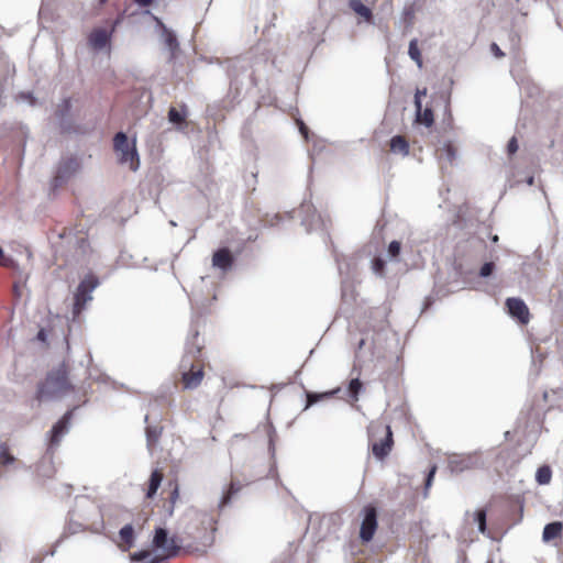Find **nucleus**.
<instances>
[{
    "label": "nucleus",
    "mask_w": 563,
    "mask_h": 563,
    "mask_svg": "<svg viewBox=\"0 0 563 563\" xmlns=\"http://www.w3.org/2000/svg\"><path fill=\"white\" fill-rule=\"evenodd\" d=\"M242 488V485L239 482H231L228 490L223 492L220 501L218 504L219 510H222L224 507L231 504V500L234 495H236Z\"/></svg>",
    "instance_id": "5701e85b"
},
{
    "label": "nucleus",
    "mask_w": 563,
    "mask_h": 563,
    "mask_svg": "<svg viewBox=\"0 0 563 563\" xmlns=\"http://www.w3.org/2000/svg\"><path fill=\"white\" fill-rule=\"evenodd\" d=\"M377 430L379 432H385V437L379 441H374L372 443V453L376 460L383 461L385 457L389 455L394 445L393 431L390 426H371L368 428L369 438H374V431Z\"/></svg>",
    "instance_id": "39448f33"
},
{
    "label": "nucleus",
    "mask_w": 563,
    "mask_h": 563,
    "mask_svg": "<svg viewBox=\"0 0 563 563\" xmlns=\"http://www.w3.org/2000/svg\"><path fill=\"white\" fill-rule=\"evenodd\" d=\"M121 21H122V18H121V16H119V18H117V19L114 20V22H113V26H112V30H111L112 32H113V31H114V29H115V27L121 23Z\"/></svg>",
    "instance_id": "e2e57ef3"
},
{
    "label": "nucleus",
    "mask_w": 563,
    "mask_h": 563,
    "mask_svg": "<svg viewBox=\"0 0 563 563\" xmlns=\"http://www.w3.org/2000/svg\"><path fill=\"white\" fill-rule=\"evenodd\" d=\"M518 141L515 136H512L507 144V152L508 154L512 155L518 151Z\"/></svg>",
    "instance_id": "a19ab883"
},
{
    "label": "nucleus",
    "mask_w": 563,
    "mask_h": 563,
    "mask_svg": "<svg viewBox=\"0 0 563 563\" xmlns=\"http://www.w3.org/2000/svg\"><path fill=\"white\" fill-rule=\"evenodd\" d=\"M234 262L235 257L230 251V249L227 246L219 247L213 252L212 267L221 271L222 273H228L229 271H231Z\"/></svg>",
    "instance_id": "ddd939ff"
},
{
    "label": "nucleus",
    "mask_w": 563,
    "mask_h": 563,
    "mask_svg": "<svg viewBox=\"0 0 563 563\" xmlns=\"http://www.w3.org/2000/svg\"><path fill=\"white\" fill-rule=\"evenodd\" d=\"M273 433H275V429L273 428V426H271V431L268 433V438H269L268 444H269V451L272 452V454H274V452H275Z\"/></svg>",
    "instance_id": "de8ad7c7"
},
{
    "label": "nucleus",
    "mask_w": 563,
    "mask_h": 563,
    "mask_svg": "<svg viewBox=\"0 0 563 563\" xmlns=\"http://www.w3.org/2000/svg\"><path fill=\"white\" fill-rule=\"evenodd\" d=\"M73 241V238L69 240V242ZM75 245L77 247V253L80 255H85L88 247V241L85 238H74Z\"/></svg>",
    "instance_id": "4c0bfd02"
},
{
    "label": "nucleus",
    "mask_w": 563,
    "mask_h": 563,
    "mask_svg": "<svg viewBox=\"0 0 563 563\" xmlns=\"http://www.w3.org/2000/svg\"><path fill=\"white\" fill-rule=\"evenodd\" d=\"M0 265L4 266V267H14L16 265L15 261L11 257H3L1 261H0Z\"/></svg>",
    "instance_id": "37998d69"
},
{
    "label": "nucleus",
    "mask_w": 563,
    "mask_h": 563,
    "mask_svg": "<svg viewBox=\"0 0 563 563\" xmlns=\"http://www.w3.org/2000/svg\"><path fill=\"white\" fill-rule=\"evenodd\" d=\"M334 257H335V262L338 264V269H339V273L340 275L342 276L344 274V269L346 268V273L349 272L350 269V265L349 264H345L341 261L340 256L335 253L334 254Z\"/></svg>",
    "instance_id": "79ce46f5"
},
{
    "label": "nucleus",
    "mask_w": 563,
    "mask_h": 563,
    "mask_svg": "<svg viewBox=\"0 0 563 563\" xmlns=\"http://www.w3.org/2000/svg\"><path fill=\"white\" fill-rule=\"evenodd\" d=\"M563 523L561 521H552L544 526L542 532L543 542H550L561 536Z\"/></svg>",
    "instance_id": "aec40b11"
},
{
    "label": "nucleus",
    "mask_w": 563,
    "mask_h": 563,
    "mask_svg": "<svg viewBox=\"0 0 563 563\" xmlns=\"http://www.w3.org/2000/svg\"><path fill=\"white\" fill-rule=\"evenodd\" d=\"M279 220H280V217H279L278 214H276V216L273 218V220H272L271 224H272V225H275Z\"/></svg>",
    "instance_id": "69168bd1"
},
{
    "label": "nucleus",
    "mask_w": 563,
    "mask_h": 563,
    "mask_svg": "<svg viewBox=\"0 0 563 563\" xmlns=\"http://www.w3.org/2000/svg\"><path fill=\"white\" fill-rule=\"evenodd\" d=\"M404 19L408 22V25H411L413 19V12L410 9H406L404 11Z\"/></svg>",
    "instance_id": "09e8293b"
},
{
    "label": "nucleus",
    "mask_w": 563,
    "mask_h": 563,
    "mask_svg": "<svg viewBox=\"0 0 563 563\" xmlns=\"http://www.w3.org/2000/svg\"><path fill=\"white\" fill-rule=\"evenodd\" d=\"M349 7L357 15L364 18L366 22L373 23L372 10L367 5H365L361 0H349Z\"/></svg>",
    "instance_id": "4be33fe9"
},
{
    "label": "nucleus",
    "mask_w": 563,
    "mask_h": 563,
    "mask_svg": "<svg viewBox=\"0 0 563 563\" xmlns=\"http://www.w3.org/2000/svg\"><path fill=\"white\" fill-rule=\"evenodd\" d=\"M152 544L156 550H161L166 558L177 556L181 547L177 543L176 538L169 537L168 530L163 527L155 529Z\"/></svg>",
    "instance_id": "423d86ee"
},
{
    "label": "nucleus",
    "mask_w": 563,
    "mask_h": 563,
    "mask_svg": "<svg viewBox=\"0 0 563 563\" xmlns=\"http://www.w3.org/2000/svg\"><path fill=\"white\" fill-rule=\"evenodd\" d=\"M435 473H437V465L434 464L430 467L429 472L427 473L426 479H424V489H423L424 498L428 497L429 489L432 486Z\"/></svg>",
    "instance_id": "c9c22d12"
},
{
    "label": "nucleus",
    "mask_w": 563,
    "mask_h": 563,
    "mask_svg": "<svg viewBox=\"0 0 563 563\" xmlns=\"http://www.w3.org/2000/svg\"><path fill=\"white\" fill-rule=\"evenodd\" d=\"M113 147L119 154L120 164H129L130 169L136 172L140 167V156L135 146V140L130 143L128 135L120 131L113 137Z\"/></svg>",
    "instance_id": "f03ea898"
},
{
    "label": "nucleus",
    "mask_w": 563,
    "mask_h": 563,
    "mask_svg": "<svg viewBox=\"0 0 563 563\" xmlns=\"http://www.w3.org/2000/svg\"><path fill=\"white\" fill-rule=\"evenodd\" d=\"M63 540H64L63 536L59 539H57V541L54 544V548L47 553V555L54 556L56 553L57 547L63 542Z\"/></svg>",
    "instance_id": "864d4df0"
},
{
    "label": "nucleus",
    "mask_w": 563,
    "mask_h": 563,
    "mask_svg": "<svg viewBox=\"0 0 563 563\" xmlns=\"http://www.w3.org/2000/svg\"><path fill=\"white\" fill-rule=\"evenodd\" d=\"M506 307L508 313L512 318L517 319L521 324H527L529 322V309L522 299L516 297L507 298Z\"/></svg>",
    "instance_id": "f8f14e48"
},
{
    "label": "nucleus",
    "mask_w": 563,
    "mask_h": 563,
    "mask_svg": "<svg viewBox=\"0 0 563 563\" xmlns=\"http://www.w3.org/2000/svg\"><path fill=\"white\" fill-rule=\"evenodd\" d=\"M408 55L417 64L418 68L421 69L423 66V62H422L421 51L418 46L417 38H412L409 42Z\"/></svg>",
    "instance_id": "a878e982"
},
{
    "label": "nucleus",
    "mask_w": 563,
    "mask_h": 563,
    "mask_svg": "<svg viewBox=\"0 0 563 563\" xmlns=\"http://www.w3.org/2000/svg\"><path fill=\"white\" fill-rule=\"evenodd\" d=\"M552 477V471L550 466L542 465L537 470L536 481L539 485H547L550 483Z\"/></svg>",
    "instance_id": "c85d7f7f"
},
{
    "label": "nucleus",
    "mask_w": 563,
    "mask_h": 563,
    "mask_svg": "<svg viewBox=\"0 0 563 563\" xmlns=\"http://www.w3.org/2000/svg\"><path fill=\"white\" fill-rule=\"evenodd\" d=\"M196 519L200 522L202 526L203 532L201 534H192V539L198 540V543L200 545L197 547L195 550L200 551L202 553L206 552L208 548H210L214 542V532L217 530L216 523L217 520L213 516H211L208 512H197Z\"/></svg>",
    "instance_id": "20e7f679"
},
{
    "label": "nucleus",
    "mask_w": 563,
    "mask_h": 563,
    "mask_svg": "<svg viewBox=\"0 0 563 563\" xmlns=\"http://www.w3.org/2000/svg\"><path fill=\"white\" fill-rule=\"evenodd\" d=\"M534 183V177L533 176H529L527 177L526 179V184L529 185V186H532Z\"/></svg>",
    "instance_id": "0e129e2a"
},
{
    "label": "nucleus",
    "mask_w": 563,
    "mask_h": 563,
    "mask_svg": "<svg viewBox=\"0 0 563 563\" xmlns=\"http://www.w3.org/2000/svg\"><path fill=\"white\" fill-rule=\"evenodd\" d=\"M299 132L306 140L308 139V128L302 121L299 122Z\"/></svg>",
    "instance_id": "8fccbe9b"
},
{
    "label": "nucleus",
    "mask_w": 563,
    "mask_h": 563,
    "mask_svg": "<svg viewBox=\"0 0 563 563\" xmlns=\"http://www.w3.org/2000/svg\"><path fill=\"white\" fill-rule=\"evenodd\" d=\"M71 385L68 382L67 367L65 363L51 371L45 380L38 386L36 398L40 401L54 400L65 395Z\"/></svg>",
    "instance_id": "f257e3e1"
},
{
    "label": "nucleus",
    "mask_w": 563,
    "mask_h": 563,
    "mask_svg": "<svg viewBox=\"0 0 563 563\" xmlns=\"http://www.w3.org/2000/svg\"><path fill=\"white\" fill-rule=\"evenodd\" d=\"M178 498V488L176 487L172 494H170V501L174 504L175 500Z\"/></svg>",
    "instance_id": "13d9d810"
},
{
    "label": "nucleus",
    "mask_w": 563,
    "mask_h": 563,
    "mask_svg": "<svg viewBox=\"0 0 563 563\" xmlns=\"http://www.w3.org/2000/svg\"><path fill=\"white\" fill-rule=\"evenodd\" d=\"M111 36L112 31L108 32L103 29H96L90 33L88 42L95 49H102L109 44Z\"/></svg>",
    "instance_id": "2eb2a0df"
},
{
    "label": "nucleus",
    "mask_w": 563,
    "mask_h": 563,
    "mask_svg": "<svg viewBox=\"0 0 563 563\" xmlns=\"http://www.w3.org/2000/svg\"><path fill=\"white\" fill-rule=\"evenodd\" d=\"M79 169L80 163L76 157H63L57 165L56 174L52 180V187L58 188L66 184Z\"/></svg>",
    "instance_id": "0eeeda50"
},
{
    "label": "nucleus",
    "mask_w": 563,
    "mask_h": 563,
    "mask_svg": "<svg viewBox=\"0 0 563 563\" xmlns=\"http://www.w3.org/2000/svg\"><path fill=\"white\" fill-rule=\"evenodd\" d=\"M401 251V243L397 240L391 241L387 247V257L390 261L399 262V255Z\"/></svg>",
    "instance_id": "2f4dec72"
},
{
    "label": "nucleus",
    "mask_w": 563,
    "mask_h": 563,
    "mask_svg": "<svg viewBox=\"0 0 563 563\" xmlns=\"http://www.w3.org/2000/svg\"><path fill=\"white\" fill-rule=\"evenodd\" d=\"M162 481H163L162 473L158 470H154L151 473V476L148 479V487H147V492H146L147 498H153L156 495V493L162 484Z\"/></svg>",
    "instance_id": "393cba45"
},
{
    "label": "nucleus",
    "mask_w": 563,
    "mask_h": 563,
    "mask_svg": "<svg viewBox=\"0 0 563 563\" xmlns=\"http://www.w3.org/2000/svg\"><path fill=\"white\" fill-rule=\"evenodd\" d=\"M363 519L360 529V539L369 542L377 529V510L374 506L367 505L362 510Z\"/></svg>",
    "instance_id": "1a4fd4ad"
},
{
    "label": "nucleus",
    "mask_w": 563,
    "mask_h": 563,
    "mask_svg": "<svg viewBox=\"0 0 563 563\" xmlns=\"http://www.w3.org/2000/svg\"><path fill=\"white\" fill-rule=\"evenodd\" d=\"M158 23L162 26V34H161V36L163 38L164 45L170 52V58H174L175 53L179 48V43H178L176 33L173 30L168 29L162 22H158Z\"/></svg>",
    "instance_id": "a211bd4d"
},
{
    "label": "nucleus",
    "mask_w": 563,
    "mask_h": 563,
    "mask_svg": "<svg viewBox=\"0 0 563 563\" xmlns=\"http://www.w3.org/2000/svg\"><path fill=\"white\" fill-rule=\"evenodd\" d=\"M385 267H386V261L384 258L375 257L372 261V269L375 275H377L379 277H384L385 276Z\"/></svg>",
    "instance_id": "f704fd0d"
},
{
    "label": "nucleus",
    "mask_w": 563,
    "mask_h": 563,
    "mask_svg": "<svg viewBox=\"0 0 563 563\" xmlns=\"http://www.w3.org/2000/svg\"><path fill=\"white\" fill-rule=\"evenodd\" d=\"M15 461V457L9 452L7 443H0V466L11 465Z\"/></svg>",
    "instance_id": "7c9ffc66"
},
{
    "label": "nucleus",
    "mask_w": 563,
    "mask_h": 563,
    "mask_svg": "<svg viewBox=\"0 0 563 563\" xmlns=\"http://www.w3.org/2000/svg\"><path fill=\"white\" fill-rule=\"evenodd\" d=\"M163 428L161 426L148 424L145 428L146 446L152 452L154 446L158 443L162 435Z\"/></svg>",
    "instance_id": "412c9836"
},
{
    "label": "nucleus",
    "mask_w": 563,
    "mask_h": 563,
    "mask_svg": "<svg viewBox=\"0 0 563 563\" xmlns=\"http://www.w3.org/2000/svg\"><path fill=\"white\" fill-rule=\"evenodd\" d=\"M349 287L350 286L347 285L346 279L343 278L342 279V297H343L344 300L347 298V288Z\"/></svg>",
    "instance_id": "603ef678"
},
{
    "label": "nucleus",
    "mask_w": 563,
    "mask_h": 563,
    "mask_svg": "<svg viewBox=\"0 0 563 563\" xmlns=\"http://www.w3.org/2000/svg\"><path fill=\"white\" fill-rule=\"evenodd\" d=\"M390 151L394 154L407 156L409 154V142L401 135H395L390 139Z\"/></svg>",
    "instance_id": "b1692460"
},
{
    "label": "nucleus",
    "mask_w": 563,
    "mask_h": 563,
    "mask_svg": "<svg viewBox=\"0 0 563 563\" xmlns=\"http://www.w3.org/2000/svg\"><path fill=\"white\" fill-rule=\"evenodd\" d=\"M336 391L338 390H333V391H328V393H323V394L308 391L306 394L307 400H306L305 409H308L309 407L313 406L314 404L319 402L320 400H322L324 398L332 397V395H334Z\"/></svg>",
    "instance_id": "cd10ccee"
},
{
    "label": "nucleus",
    "mask_w": 563,
    "mask_h": 563,
    "mask_svg": "<svg viewBox=\"0 0 563 563\" xmlns=\"http://www.w3.org/2000/svg\"><path fill=\"white\" fill-rule=\"evenodd\" d=\"M71 98H64L56 108L55 117L62 133L76 132L75 121L71 115Z\"/></svg>",
    "instance_id": "6e6552de"
},
{
    "label": "nucleus",
    "mask_w": 563,
    "mask_h": 563,
    "mask_svg": "<svg viewBox=\"0 0 563 563\" xmlns=\"http://www.w3.org/2000/svg\"><path fill=\"white\" fill-rule=\"evenodd\" d=\"M418 123L423 124L426 128H430L434 123L433 110L427 107L424 110L420 112V119L416 118Z\"/></svg>",
    "instance_id": "473e14b6"
},
{
    "label": "nucleus",
    "mask_w": 563,
    "mask_h": 563,
    "mask_svg": "<svg viewBox=\"0 0 563 563\" xmlns=\"http://www.w3.org/2000/svg\"><path fill=\"white\" fill-rule=\"evenodd\" d=\"M442 156L449 162L453 163L456 158V151L452 144L445 143L441 148Z\"/></svg>",
    "instance_id": "e433bc0d"
},
{
    "label": "nucleus",
    "mask_w": 563,
    "mask_h": 563,
    "mask_svg": "<svg viewBox=\"0 0 563 563\" xmlns=\"http://www.w3.org/2000/svg\"><path fill=\"white\" fill-rule=\"evenodd\" d=\"M481 465V460L476 454H454L448 461V468L452 474H460Z\"/></svg>",
    "instance_id": "9d476101"
},
{
    "label": "nucleus",
    "mask_w": 563,
    "mask_h": 563,
    "mask_svg": "<svg viewBox=\"0 0 563 563\" xmlns=\"http://www.w3.org/2000/svg\"><path fill=\"white\" fill-rule=\"evenodd\" d=\"M21 97L24 98V99H27L30 100V102L33 104L35 102V97L31 93V92H27V93H21Z\"/></svg>",
    "instance_id": "6e6d98bb"
},
{
    "label": "nucleus",
    "mask_w": 563,
    "mask_h": 563,
    "mask_svg": "<svg viewBox=\"0 0 563 563\" xmlns=\"http://www.w3.org/2000/svg\"><path fill=\"white\" fill-rule=\"evenodd\" d=\"M366 344V339H361L357 343V350H362L364 345Z\"/></svg>",
    "instance_id": "052dcab7"
},
{
    "label": "nucleus",
    "mask_w": 563,
    "mask_h": 563,
    "mask_svg": "<svg viewBox=\"0 0 563 563\" xmlns=\"http://www.w3.org/2000/svg\"><path fill=\"white\" fill-rule=\"evenodd\" d=\"M169 559L170 558H166L165 554L164 556H151V552L147 550H140L130 554V560L132 562L145 561V563H166Z\"/></svg>",
    "instance_id": "6ab92c4d"
},
{
    "label": "nucleus",
    "mask_w": 563,
    "mask_h": 563,
    "mask_svg": "<svg viewBox=\"0 0 563 563\" xmlns=\"http://www.w3.org/2000/svg\"><path fill=\"white\" fill-rule=\"evenodd\" d=\"M363 390V384L360 378H352L347 386L349 396L352 400L357 401L361 391Z\"/></svg>",
    "instance_id": "c756f323"
},
{
    "label": "nucleus",
    "mask_w": 563,
    "mask_h": 563,
    "mask_svg": "<svg viewBox=\"0 0 563 563\" xmlns=\"http://www.w3.org/2000/svg\"><path fill=\"white\" fill-rule=\"evenodd\" d=\"M37 340L42 341V342H45L47 340V333H46V330L45 329H40V331L37 332V335H36Z\"/></svg>",
    "instance_id": "3c124183"
},
{
    "label": "nucleus",
    "mask_w": 563,
    "mask_h": 563,
    "mask_svg": "<svg viewBox=\"0 0 563 563\" xmlns=\"http://www.w3.org/2000/svg\"><path fill=\"white\" fill-rule=\"evenodd\" d=\"M228 75H229V77H230V86H231V87H234L235 89H239V87H238V85H239L238 78H236V76H235V75H233V73H232V69H231V68H229V70H228Z\"/></svg>",
    "instance_id": "a18cd8bd"
},
{
    "label": "nucleus",
    "mask_w": 563,
    "mask_h": 563,
    "mask_svg": "<svg viewBox=\"0 0 563 563\" xmlns=\"http://www.w3.org/2000/svg\"><path fill=\"white\" fill-rule=\"evenodd\" d=\"M301 224L306 227V230L308 232H310L312 230H317L319 227L324 228V220L321 218L320 214L317 217L312 214L311 218L307 214L306 217L302 218Z\"/></svg>",
    "instance_id": "bb28decb"
},
{
    "label": "nucleus",
    "mask_w": 563,
    "mask_h": 563,
    "mask_svg": "<svg viewBox=\"0 0 563 563\" xmlns=\"http://www.w3.org/2000/svg\"><path fill=\"white\" fill-rule=\"evenodd\" d=\"M413 103L416 108V117L417 119H420V112L422 110V101L419 98H413Z\"/></svg>",
    "instance_id": "49530a36"
},
{
    "label": "nucleus",
    "mask_w": 563,
    "mask_h": 563,
    "mask_svg": "<svg viewBox=\"0 0 563 563\" xmlns=\"http://www.w3.org/2000/svg\"><path fill=\"white\" fill-rule=\"evenodd\" d=\"M183 382H184V387L186 389H195L197 388L202 378H203V369L202 367H198L197 369H190V368H186V369H183Z\"/></svg>",
    "instance_id": "f3484780"
},
{
    "label": "nucleus",
    "mask_w": 563,
    "mask_h": 563,
    "mask_svg": "<svg viewBox=\"0 0 563 563\" xmlns=\"http://www.w3.org/2000/svg\"><path fill=\"white\" fill-rule=\"evenodd\" d=\"M14 291H15V294H16L18 296L20 295V294H19V288H18V285H16V284L14 285Z\"/></svg>",
    "instance_id": "774afa93"
},
{
    "label": "nucleus",
    "mask_w": 563,
    "mask_h": 563,
    "mask_svg": "<svg viewBox=\"0 0 563 563\" xmlns=\"http://www.w3.org/2000/svg\"><path fill=\"white\" fill-rule=\"evenodd\" d=\"M74 409L67 410L51 429L49 446L58 445L64 435L70 430Z\"/></svg>",
    "instance_id": "9b49d317"
},
{
    "label": "nucleus",
    "mask_w": 563,
    "mask_h": 563,
    "mask_svg": "<svg viewBox=\"0 0 563 563\" xmlns=\"http://www.w3.org/2000/svg\"><path fill=\"white\" fill-rule=\"evenodd\" d=\"M168 120L172 123L178 124L185 120V115L180 113V111H178L176 108H170L168 111Z\"/></svg>",
    "instance_id": "58836bf2"
},
{
    "label": "nucleus",
    "mask_w": 563,
    "mask_h": 563,
    "mask_svg": "<svg viewBox=\"0 0 563 563\" xmlns=\"http://www.w3.org/2000/svg\"><path fill=\"white\" fill-rule=\"evenodd\" d=\"M490 51L498 58H500L505 55L504 52L500 49V47L496 43H492Z\"/></svg>",
    "instance_id": "c03bdc74"
},
{
    "label": "nucleus",
    "mask_w": 563,
    "mask_h": 563,
    "mask_svg": "<svg viewBox=\"0 0 563 563\" xmlns=\"http://www.w3.org/2000/svg\"><path fill=\"white\" fill-rule=\"evenodd\" d=\"M311 210V206L302 203L301 205V212L308 213Z\"/></svg>",
    "instance_id": "bf43d9fd"
},
{
    "label": "nucleus",
    "mask_w": 563,
    "mask_h": 563,
    "mask_svg": "<svg viewBox=\"0 0 563 563\" xmlns=\"http://www.w3.org/2000/svg\"><path fill=\"white\" fill-rule=\"evenodd\" d=\"M427 95V88H422V89H417L416 92H415V98H419L421 99L422 96H426Z\"/></svg>",
    "instance_id": "5fc2aeb1"
},
{
    "label": "nucleus",
    "mask_w": 563,
    "mask_h": 563,
    "mask_svg": "<svg viewBox=\"0 0 563 563\" xmlns=\"http://www.w3.org/2000/svg\"><path fill=\"white\" fill-rule=\"evenodd\" d=\"M119 538L121 540V543L119 544V548L121 551L126 552L135 544V532L134 527L132 523L124 525L119 530Z\"/></svg>",
    "instance_id": "dca6fc26"
},
{
    "label": "nucleus",
    "mask_w": 563,
    "mask_h": 563,
    "mask_svg": "<svg viewBox=\"0 0 563 563\" xmlns=\"http://www.w3.org/2000/svg\"><path fill=\"white\" fill-rule=\"evenodd\" d=\"M197 336H198V332L196 331L192 339L186 343L185 354H184V356L181 358V363H180V367L183 369H186V368L194 369L195 365H194L192 361L200 355L201 347L199 344H197L195 342Z\"/></svg>",
    "instance_id": "4468645a"
},
{
    "label": "nucleus",
    "mask_w": 563,
    "mask_h": 563,
    "mask_svg": "<svg viewBox=\"0 0 563 563\" xmlns=\"http://www.w3.org/2000/svg\"><path fill=\"white\" fill-rule=\"evenodd\" d=\"M134 1H135V3H137L141 7H147L153 2V0H134Z\"/></svg>",
    "instance_id": "4d7b16f0"
},
{
    "label": "nucleus",
    "mask_w": 563,
    "mask_h": 563,
    "mask_svg": "<svg viewBox=\"0 0 563 563\" xmlns=\"http://www.w3.org/2000/svg\"><path fill=\"white\" fill-rule=\"evenodd\" d=\"M97 276L89 274L77 286L74 295L73 314L77 317L86 308V303L92 300V291L98 287Z\"/></svg>",
    "instance_id": "7ed1b4c3"
},
{
    "label": "nucleus",
    "mask_w": 563,
    "mask_h": 563,
    "mask_svg": "<svg viewBox=\"0 0 563 563\" xmlns=\"http://www.w3.org/2000/svg\"><path fill=\"white\" fill-rule=\"evenodd\" d=\"M474 520L477 523L478 531L485 533L487 529V512L485 509H478L474 514Z\"/></svg>",
    "instance_id": "72a5a7b5"
},
{
    "label": "nucleus",
    "mask_w": 563,
    "mask_h": 563,
    "mask_svg": "<svg viewBox=\"0 0 563 563\" xmlns=\"http://www.w3.org/2000/svg\"><path fill=\"white\" fill-rule=\"evenodd\" d=\"M121 21H122V18H121V16H119V18H117V19L114 20V22H113V26H112V30H111L112 32H113V31H114V29H115V27L121 23Z\"/></svg>",
    "instance_id": "680f3d73"
},
{
    "label": "nucleus",
    "mask_w": 563,
    "mask_h": 563,
    "mask_svg": "<svg viewBox=\"0 0 563 563\" xmlns=\"http://www.w3.org/2000/svg\"><path fill=\"white\" fill-rule=\"evenodd\" d=\"M494 271H495L494 262H486L482 265V267L479 269V276L482 278H487L494 273Z\"/></svg>",
    "instance_id": "ea45409f"
},
{
    "label": "nucleus",
    "mask_w": 563,
    "mask_h": 563,
    "mask_svg": "<svg viewBox=\"0 0 563 563\" xmlns=\"http://www.w3.org/2000/svg\"><path fill=\"white\" fill-rule=\"evenodd\" d=\"M4 257V254H3V250L2 247L0 246V261Z\"/></svg>",
    "instance_id": "338daca9"
}]
</instances>
